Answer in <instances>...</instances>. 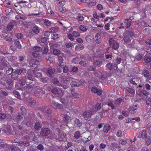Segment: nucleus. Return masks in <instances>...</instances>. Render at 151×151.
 Returning a JSON list of instances; mask_svg holds the SVG:
<instances>
[{"label": "nucleus", "instance_id": "nucleus-1", "mask_svg": "<svg viewBox=\"0 0 151 151\" xmlns=\"http://www.w3.org/2000/svg\"><path fill=\"white\" fill-rule=\"evenodd\" d=\"M129 36L131 37H135V36L134 34L132 31L129 30L125 31L123 34V39L124 42L128 45H129L131 40Z\"/></svg>", "mask_w": 151, "mask_h": 151}, {"label": "nucleus", "instance_id": "nucleus-2", "mask_svg": "<svg viewBox=\"0 0 151 151\" xmlns=\"http://www.w3.org/2000/svg\"><path fill=\"white\" fill-rule=\"evenodd\" d=\"M56 130L57 132L55 134V138L57 140L59 141H65L66 140V134L63 131L60 130L58 128H57Z\"/></svg>", "mask_w": 151, "mask_h": 151}, {"label": "nucleus", "instance_id": "nucleus-3", "mask_svg": "<svg viewBox=\"0 0 151 151\" xmlns=\"http://www.w3.org/2000/svg\"><path fill=\"white\" fill-rule=\"evenodd\" d=\"M45 127H43L41 128L40 132V135L42 136H45L49 134L50 133V129L47 127L49 123L47 122L42 123Z\"/></svg>", "mask_w": 151, "mask_h": 151}, {"label": "nucleus", "instance_id": "nucleus-4", "mask_svg": "<svg viewBox=\"0 0 151 151\" xmlns=\"http://www.w3.org/2000/svg\"><path fill=\"white\" fill-rule=\"evenodd\" d=\"M93 73L96 77L102 80H105L108 77L110 76H108L107 72L106 71L102 72L99 71H96L94 72Z\"/></svg>", "mask_w": 151, "mask_h": 151}, {"label": "nucleus", "instance_id": "nucleus-5", "mask_svg": "<svg viewBox=\"0 0 151 151\" xmlns=\"http://www.w3.org/2000/svg\"><path fill=\"white\" fill-rule=\"evenodd\" d=\"M51 82L54 85L58 86H61L63 88V89L65 90L67 89L68 86L67 85H63L61 82H60L56 78H52L51 80Z\"/></svg>", "mask_w": 151, "mask_h": 151}, {"label": "nucleus", "instance_id": "nucleus-6", "mask_svg": "<svg viewBox=\"0 0 151 151\" xmlns=\"http://www.w3.org/2000/svg\"><path fill=\"white\" fill-rule=\"evenodd\" d=\"M24 77L26 79L27 84V83L31 84L32 83L35 82V78L34 77L31 73H28L27 76H25Z\"/></svg>", "mask_w": 151, "mask_h": 151}, {"label": "nucleus", "instance_id": "nucleus-7", "mask_svg": "<svg viewBox=\"0 0 151 151\" xmlns=\"http://www.w3.org/2000/svg\"><path fill=\"white\" fill-rule=\"evenodd\" d=\"M33 115L32 113H30L28 114V116L25 118V122L26 124L29 127H31L32 126V118Z\"/></svg>", "mask_w": 151, "mask_h": 151}, {"label": "nucleus", "instance_id": "nucleus-8", "mask_svg": "<svg viewBox=\"0 0 151 151\" xmlns=\"http://www.w3.org/2000/svg\"><path fill=\"white\" fill-rule=\"evenodd\" d=\"M109 44L110 45L112 48L116 50L119 47V44L116 41L112 38H110L109 40Z\"/></svg>", "mask_w": 151, "mask_h": 151}, {"label": "nucleus", "instance_id": "nucleus-9", "mask_svg": "<svg viewBox=\"0 0 151 151\" xmlns=\"http://www.w3.org/2000/svg\"><path fill=\"white\" fill-rule=\"evenodd\" d=\"M41 48L38 46H35L34 47L32 52L33 56L35 57H37L39 55L38 52L41 51Z\"/></svg>", "mask_w": 151, "mask_h": 151}, {"label": "nucleus", "instance_id": "nucleus-10", "mask_svg": "<svg viewBox=\"0 0 151 151\" xmlns=\"http://www.w3.org/2000/svg\"><path fill=\"white\" fill-rule=\"evenodd\" d=\"M55 72V69L50 67L47 70L46 74L47 75L51 77H53V74Z\"/></svg>", "mask_w": 151, "mask_h": 151}, {"label": "nucleus", "instance_id": "nucleus-11", "mask_svg": "<svg viewBox=\"0 0 151 151\" xmlns=\"http://www.w3.org/2000/svg\"><path fill=\"white\" fill-rule=\"evenodd\" d=\"M51 103L54 108L57 109H61L63 107V106L62 104L58 103L54 101H52Z\"/></svg>", "mask_w": 151, "mask_h": 151}, {"label": "nucleus", "instance_id": "nucleus-12", "mask_svg": "<svg viewBox=\"0 0 151 151\" xmlns=\"http://www.w3.org/2000/svg\"><path fill=\"white\" fill-rule=\"evenodd\" d=\"M41 127L42 125L41 122H37L34 125L33 129L36 131H39L41 128Z\"/></svg>", "mask_w": 151, "mask_h": 151}, {"label": "nucleus", "instance_id": "nucleus-13", "mask_svg": "<svg viewBox=\"0 0 151 151\" xmlns=\"http://www.w3.org/2000/svg\"><path fill=\"white\" fill-rule=\"evenodd\" d=\"M95 42L97 44H100L102 41L101 35L99 33H96L95 36Z\"/></svg>", "mask_w": 151, "mask_h": 151}, {"label": "nucleus", "instance_id": "nucleus-14", "mask_svg": "<svg viewBox=\"0 0 151 151\" xmlns=\"http://www.w3.org/2000/svg\"><path fill=\"white\" fill-rule=\"evenodd\" d=\"M72 119V118L70 116L67 114H65L64 115L63 120L66 123L69 122Z\"/></svg>", "mask_w": 151, "mask_h": 151}, {"label": "nucleus", "instance_id": "nucleus-15", "mask_svg": "<svg viewBox=\"0 0 151 151\" xmlns=\"http://www.w3.org/2000/svg\"><path fill=\"white\" fill-rule=\"evenodd\" d=\"M138 106L137 104L130 106L129 108V110L130 112L132 114H134L135 112V111L138 108Z\"/></svg>", "mask_w": 151, "mask_h": 151}, {"label": "nucleus", "instance_id": "nucleus-16", "mask_svg": "<svg viewBox=\"0 0 151 151\" xmlns=\"http://www.w3.org/2000/svg\"><path fill=\"white\" fill-rule=\"evenodd\" d=\"M91 91L92 92L97 93L99 96H100L102 93V91H99V89L96 87H93L92 88Z\"/></svg>", "mask_w": 151, "mask_h": 151}, {"label": "nucleus", "instance_id": "nucleus-17", "mask_svg": "<svg viewBox=\"0 0 151 151\" xmlns=\"http://www.w3.org/2000/svg\"><path fill=\"white\" fill-rule=\"evenodd\" d=\"M42 111L45 113H46L48 115H51L52 114V111L50 109L47 107H44L42 108Z\"/></svg>", "mask_w": 151, "mask_h": 151}, {"label": "nucleus", "instance_id": "nucleus-18", "mask_svg": "<svg viewBox=\"0 0 151 151\" xmlns=\"http://www.w3.org/2000/svg\"><path fill=\"white\" fill-rule=\"evenodd\" d=\"M102 61L100 60L94 61L93 63V65L96 67H100L102 65Z\"/></svg>", "mask_w": 151, "mask_h": 151}, {"label": "nucleus", "instance_id": "nucleus-19", "mask_svg": "<svg viewBox=\"0 0 151 151\" xmlns=\"http://www.w3.org/2000/svg\"><path fill=\"white\" fill-rule=\"evenodd\" d=\"M11 70V77L12 79L14 80H16L17 79V77L18 76L17 74L16 73V72L14 71V72H13V69L12 68H10V71Z\"/></svg>", "mask_w": 151, "mask_h": 151}, {"label": "nucleus", "instance_id": "nucleus-20", "mask_svg": "<svg viewBox=\"0 0 151 151\" xmlns=\"http://www.w3.org/2000/svg\"><path fill=\"white\" fill-rule=\"evenodd\" d=\"M144 76L147 78H148L150 76V74L148 70H144L142 72Z\"/></svg>", "mask_w": 151, "mask_h": 151}, {"label": "nucleus", "instance_id": "nucleus-21", "mask_svg": "<svg viewBox=\"0 0 151 151\" xmlns=\"http://www.w3.org/2000/svg\"><path fill=\"white\" fill-rule=\"evenodd\" d=\"M70 85L72 87H80L79 82L76 81H72L70 83Z\"/></svg>", "mask_w": 151, "mask_h": 151}, {"label": "nucleus", "instance_id": "nucleus-22", "mask_svg": "<svg viewBox=\"0 0 151 151\" xmlns=\"http://www.w3.org/2000/svg\"><path fill=\"white\" fill-rule=\"evenodd\" d=\"M19 83L21 86H24L26 83V81L25 78L23 77L20 79L19 81Z\"/></svg>", "mask_w": 151, "mask_h": 151}, {"label": "nucleus", "instance_id": "nucleus-23", "mask_svg": "<svg viewBox=\"0 0 151 151\" xmlns=\"http://www.w3.org/2000/svg\"><path fill=\"white\" fill-rule=\"evenodd\" d=\"M73 79V78L72 77L67 76L66 77L65 79H63L62 81L64 83L67 84L68 82L72 81Z\"/></svg>", "mask_w": 151, "mask_h": 151}, {"label": "nucleus", "instance_id": "nucleus-24", "mask_svg": "<svg viewBox=\"0 0 151 151\" xmlns=\"http://www.w3.org/2000/svg\"><path fill=\"white\" fill-rule=\"evenodd\" d=\"M141 137L143 139H145L146 137H148L147 134V131L145 129H144L141 132Z\"/></svg>", "mask_w": 151, "mask_h": 151}, {"label": "nucleus", "instance_id": "nucleus-25", "mask_svg": "<svg viewBox=\"0 0 151 151\" xmlns=\"http://www.w3.org/2000/svg\"><path fill=\"white\" fill-rule=\"evenodd\" d=\"M14 42L15 45L19 49H21V46L20 44V43L18 40L15 39L14 40Z\"/></svg>", "mask_w": 151, "mask_h": 151}, {"label": "nucleus", "instance_id": "nucleus-26", "mask_svg": "<svg viewBox=\"0 0 151 151\" xmlns=\"http://www.w3.org/2000/svg\"><path fill=\"white\" fill-rule=\"evenodd\" d=\"M33 74L35 76V77L38 78H40L42 76L41 73L39 72H36L34 70H33Z\"/></svg>", "mask_w": 151, "mask_h": 151}, {"label": "nucleus", "instance_id": "nucleus-27", "mask_svg": "<svg viewBox=\"0 0 151 151\" xmlns=\"http://www.w3.org/2000/svg\"><path fill=\"white\" fill-rule=\"evenodd\" d=\"M126 91L132 95H134L135 93L134 89L131 88H127Z\"/></svg>", "mask_w": 151, "mask_h": 151}, {"label": "nucleus", "instance_id": "nucleus-28", "mask_svg": "<svg viewBox=\"0 0 151 151\" xmlns=\"http://www.w3.org/2000/svg\"><path fill=\"white\" fill-rule=\"evenodd\" d=\"M84 47L81 44H78L75 47L76 51H79L84 49Z\"/></svg>", "mask_w": 151, "mask_h": 151}, {"label": "nucleus", "instance_id": "nucleus-29", "mask_svg": "<svg viewBox=\"0 0 151 151\" xmlns=\"http://www.w3.org/2000/svg\"><path fill=\"white\" fill-rule=\"evenodd\" d=\"M19 144L21 146L24 147H27L29 146L30 145L29 142L25 141L23 142H20Z\"/></svg>", "mask_w": 151, "mask_h": 151}, {"label": "nucleus", "instance_id": "nucleus-30", "mask_svg": "<svg viewBox=\"0 0 151 151\" xmlns=\"http://www.w3.org/2000/svg\"><path fill=\"white\" fill-rule=\"evenodd\" d=\"M110 129V126L109 124L105 125L104 127L103 131L104 132L107 133L109 130Z\"/></svg>", "mask_w": 151, "mask_h": 151}, {"label": "nucleus", "instance_id": "nucleus-31", "mask_svg": "<svg viewBox=\"0 0 151 151\" xmlns=\"http://www.w3.org/2000/svg\"><path fill=\"white\" fill-rule=\"evenodd\" d=\"M111 145L112 147L117 149H119L121 148L120 145L115 142L111 143Z\"/></svg>", "mask_w": 151, "mask_h": 151}, {"label": "nucleus", "instance_id": "nucleus-32", "mask_svg": "<svg viewBox=\"0 0 151 151\" xmlns=\"http://www.w3.org/2000/svg\"><path fill=\"white\" fill-rule=\"evenodd\" d=\"M87 111H85L81 114V116L83 117L85 119H87L88 117H90Z\"/></svg>", "mask_w": 151, "mask_h": 151}, {"label": "nucleus", "instance_id": "nucleus-33", "mask_svg": "<svg viewBox=\"0 0 151 151\" xmlns=\"http://www.w3.org/2000/svg\"><path fill=\"white\" fill-rule=\"evenodd\" d=\"M1 37L4 39L5 40L9 42V36L8 34L7 35L6 34H3L1 36Z\"/></svg>", "mask_w": 151, "mask_h": 151}, {"label": "nucleus", "instance_id": "nucleus-34", "mask_svg": "<svg viewBox=\"0 0 151 151\" xmlns=\"http://www.w3.org/2000/svg\"><path fill=\"white\" fill-rule=\"evenodd\" d=\"M17 23L14 20H11L10 21V31L12 29L14 25H16Z\"/></svg>", "mask_w": 151, "mask_h": 151}, {"label": "nucleus", "instance_id": "nucleus-35", "mask_svg": "<svg viewBox=\"0 0 151 151\" xmlns=\"http://www.w3.org/2000/svg\"><path fill=\"white\" fill-rule=\"evenodd\" d=\"M32 31L34 33L37 34L39 32L40 29L38 26H35L33 27Z\"/></svg>", "mask_w": 151, "mask_h": 151}, {"label": "nucleus", "instance_id": "nucleus-36", "mask_svg": "<svg viewBox=\"0 0 151 151\" xmlns=\"http://www.w3.org/2000/svg\"><path fill=\"white\" fill-rule=\"evenodd\" d=\"M79 29L81 31L83 32H85L87 30L88 27L84 25H81L80 26Z\"/></svg>", "mask_w": 151, "mask_h": 151}, {"label": "nucleus", "instance_id": "nucleus-37", "mask_svg": "<svg viewBox=\"0 0 151 151\" xmlns=\"http://www.w3.org/2000/svg\"><path fill=\"white\" fill-rule=\"evenodd\" d=\"M75 126L78 127H80L82 125L81 123L78 119H76L75 120Z\"/></svg>", "mask_w": 151, "mask_h": 151}, {"label": "nucleus", "instance_id": "nucleus-38", "mask_svg": "<svg viewBox=\"0 0 151 151\" xmlns=\"http://www.w3.org/2000/svg\"><path fill=\"white\" fill-rule=\"evenodd\" d=\"M145 139H146L145 142L147 145L148 146L150 145L151 143V138L150 137L148 136L145 138Z\"/></svg>", "mask_w": 151, "mask_h": 151}, {"label": "nucleus", "instance_id": "nucleus-39", "mask_svg": "<svg viewBox=\"0 0 151 151\" xmlns=\"http://www.w3.org/2000/svg\"><path fill=\"white\" fill-rule=\"evenodd\" d=\"M18 61L21 63H23L24 62L25 60V56L24 55H20L18 57Z\"/></svg>", "mask_w": 151, "mask_h": 151}, {"label": "nucleus", "instance_id": "nucleus-40", "mask_svg": "<svg viewBox=\"0 0 151 151\" xmlns=\"http://www.w3.org/2000/svg\"><path fill=\"white\" fill-rule=\"evenodd\" d=\"M81 58L79 57H76L73 58L72 60V62L75 64L79 63V61L81 60Z\"/></svg>", "mask_w": 151, "mask_h": 151}, {"label": "nucleus", "instance_id": "nucleus-41", "mask_svg": "<svg viewBox=\"0 0 151 151\" xmlns=\"http://www.w3.org/2000/svg\"><path fill=\"white\" fill-rule=\"evenodd\" d=\"M58 65L59 66L58 68L59 69H60V70L59 71V72L60 73L61 72V68H63V67L66 66V63L63 62L59 63H58Z\"/></svg>", "mask_w": 151, "mask_h": 151}, {"label": "nucleus", "instance_id": "nucleus-42", "mask_svg": "<svg viewBox=\"0 0 151 151\" xmlns=\"http://www.w3.org/2000/svg\"><path fill=\"white\" fill-rule=\"evenodd\" d=\"M101 103H98L95 105L94 109L95 110V111H96V112L100 110L101 109Z\"/></svg>", "mask_w": 151, "mask_h": 151}, {"label": "nucleus", "instance_id": "nucleus-43", "mask_svg": "<svg viewBox=\"0 0 151 151\" xmlns=\"http://www.w3.org/2000/svg\"><path fill=\"white\" fill-rule=\"evenodd\" d=\"M43 23L45 26L46 27H49L51 24V22L47 19H45L44 20Z\"/></svg>", "mask_w": 151, "mask_h": 151}, {"label": "nucleus", "instance_id": "nucleus-44", "mask_svg": "<svg viewBox=\"0 0 151 151\" xmlns=\"http://www.w3.org/2000/svg\"><path fill=\"white\" fill-rule=\"evenodd\" d=\"M11 93L12 94L14 95L15 96H16V95L17 98L19 99H20V96L19 94V93L18 91L16 90L13 91L12 93Z\"/></svg>", "mask_w": 151, "mask_h": 151}, {"label": "nucleus", "instance_id": "nucleus-45", "mask_svg": "<svg viewBox=\"0 0 151 151\" xmlns=\"http://www.w3.org/2000/svg\"><path fill=\"white\" fill-rule=\"evenodd\" d=\"M27 86L26 88L29 89L30 88H32V90H34V86H35L34 83H32L31 84H29L28 83L26 84Z\"/></svg>", "mask_w": 151, "mask_h": 151}, {"label": "nucleus", "instance_id": "nucleus-46", "mask_svg": "<svg viewBox=\"0 0 151 151\" xmlns=\"http://www.w3.org/2000/svg\"><path fill=\"white\" fill-rule=\"evenodd\" d=\"M92 38L93 39L90 35H88L86 36L85 40L87 42H90L92 41Z\"/></svg>", "mask_w": 151, "mask_h": 151}, {"label": "nucleus", "instance_id": "nucleus-47", "mask_svg": "<svg viewBox=\"0 0 151 151\" xmlns=\"http://www.w3.org/2000/svg\"><path fill=\"white\" fill-rule=\"evenodd\" d=\"M140 94L141 95H144L147 96L149 94V93L145 90H142L140 92Z\"/></svg>", "mask_w": 151, "mask_h": 151}, {"label": "nucleus", "instance_id": "nucleus-48", "mask_svg": "<svg viewBox=\"0 0 151 151\" xmlns=\"http://www.w3.org/2000/svg\"><path fill=\"white\" fill-rule=\"evenodd\" d=\"M81 133L79 131H77L74 134V137L77 139H79L81 137Z\"/></svg>", "mask_w": 151, "mask_h": 151}, {"label": "nucleus", "instance_id": "nucleus-49", "mask_svg": "<svg viewBox=\"0 0 151 151\" xmlns=\"http://www.w3.org/2000/svg\"><path fill=\"white\" fill-rule=\"evenodd\" d=\"M58 28L57 27H52L49 30L51 33L56 32L58 31Z\"/></svg>", "mask_w": 151, "mask_h": 151}, {"label": "nucleus", "instance_id": "nucleus-50", "mask_svg": "<svg viewBox=\"0 0 151 151\" xmlns=\"http://www.w3.org/2000/svg\"><path fill=\"white\" fill-rule=\"evenodd\" d=\"M96 5L95 1L94 0H89L88 5L89 7H91Z\"/></svg>", "mask_w": 151, "mask_h": 151}, {"label": "nucleus", "instance_id": "nucleus-51", "mask_svg": "<svg viewBox=\"0 0 151 151\" xmlns=\"http://www.w3.org/2000/svg\"><path fill=\"white\" fill-rule=\"evenodd\" d=\"M119 144H121L122 145H124L127 144V142L126 140L120 139L119 140Z\"/></svg>", "mask_w": 151, "mask_h": 151}, {"label": "nucleus", "instance_id": "nucleus-52", "mask_svg": "<svg viewBox=\"0 0 151 151\" xmlns=\"http://www.w3.org/2000/svg\"><path fill=\"white\" fill-rule=\"evenodd\" d=\"M144 61L146 63H149L151 62V57L150 56H145Z\"/></svg>", "mask_w": 151, "mask_h": 151}, {"label": "nucleus", "instance_id": "nucleus-53", "mask_svg": "<svg viewBox=\"0 0 151 151\" xmlns=\"http://www.w3.org/2000/svg\"><path fill=\"white\" fill-rule=\"evenodd\" d=\"M48 48L46 47H42L41 48V51L44 54H46L48 52Z\"/></svg>", "mask_w": 151, "mask_h": 151}, {"label": "nucleus", "instance_id": "nucleus-54", "mask_svg": "<svg viewBox=\"0 0 151 151\" xmlns=\"http://www.w3.org/2000/svg\"><path fill=\"white\" fill-rule=\"evenodd\" d=\"M49 78L47 77H44L42 78H40V81L43 83H46L48 81Z\"/></svg>", "mask_w": 151, "mask_h": 151}, {"label": "nucleus", "instance_id": "nucleus-55", "mask_svg": "<svg viewBox=\"0 0 151 151\" xmlns=\"http://www.w3.org/2000/svg\"><path fill=\"white\" fill-rule=\"evenodd\" d=\"M24 114L22 113H18L17 114V119L20 120L23 118Z\"/></svg>", "mask_w": 151, "mask_h": 151}, {"label": "nucleus", "instance_id": "nucleus-56", "mask_svg": "<svg viewBox=\"0 0 151 151\" xmlns=\"http://www.w3.org/2000/svg\"><path fill=\"white\" fill-rule=\"evenodd\" d=\"M143 55L142 54L141 55L138 54L135 57V60H141L142 58Z\"/></svg>", "mask_w": 151, "mask_h": 151}, {"label": "nucleus", "instance_id": "nucleus-57", "mask_svg": "<svg viewBox=\"0 0 151 151\" xmlns=\"http://www.w3.org/2000/svg\"><path fill=\"white\" fill-rule=\"evenodd\" d=\"M88 114L89 115V116L91 117L92 114L95 112H96V111H95V110L94 109H91L89 110L88 111Z\"/></svg>", "mask_w": 151, "mask_h": 151}, {"label": "nucleus", "instance_id": "nucleus-58", "mask_svg": "<svg viewBox=\"0 0 151 151\" xmlns=\"http://www.w3.org/2000/svg\"><path fill=\"white\" fill-rule=\"evenodd\" d=\"M59 35L56 33H54L51 35V38L53 40H56L59 38Z\"/></svg>", "mask_w": 151, "mask_h": 151}, {"label": "nucleus", "instance_id": "nucleus-59", "mask_svg": "<svg viewBox=\"0 0 151 151\" xmlns=\"http://www.w3.org/2000/svg\"><path fill=\"white\" fill-rule=\"evenodd\" d=\"M74 89H73L72 90V96L75 98L78 97L79 96V94L77 93L74 92Z\"/></svg>", "mask_w": 151, "mask_h": 151}, {"label": "nucleus", "instance_id": "nucleus-60", "mask_svg": "<svg viewBox=\"0 0 151 151\" xmlns=\"http://www.w3.org/2000/svg\"><path fill=\"white\" fill-rule=\"evenodd\" d=\"M53 54L55 55H59L60 53V51L57 49H54L53 51Z\"/></svg>", "mask_w": 151, "mask_h": 151}, {"label": "nucleus", "instance_id": "nucleus-61", "mask_svg": "<svg viewBox=\"0 0 151 151\" xmlns=\"http://www.w3.org/2000/svg\"><path fill=\"white\" fill-rule=\"evenodd\" d=\"M29 102L31 107H33L35 105V101L34 99H30L29 101Z\"/></svg>", "mask_w": 151, "mask_h": 151}, {"label": "nucleus", "instance_id": "nucleus-62", "mask_svg": "<svg viewBox=\"0 0 151 151\" xmlns=\"http://www.w3.org/2000/svg\"><path fill=\"white\" fill-rule=\"evenodd\" d=\"M116 135L117 137H120L122 136V133L121 130H119L117 132Z\"/></svg>", "mask_w": 151, "mask_h": 151}, {"label": "nucleus", "instance_id": "nucleus-63", "mask_svg": "<svg viewBox=\"0 0 151 151\" xmlns=\"http://www.w3.org/2000/svg\"><path fill=\"white\" fill-rule=\"evenodd\" d=\"M51 92L55 94H57L58 93L59 91L57 88H53L51 89Z\"/></svg>", "mask_w": 151, "mask_h": 151}, {"label": "nucleus", "instance_id": "nucleus-64", "mask_svg": "<svg viewBox=\"0 0 151 151\" xmlns=\"http://www.w3.org/2000/svg\"><path fill=\"white\" fill-rule=\"evenodd\" d=\"M11 150L12 151H21L18 147L15 146L12 147Z\"/></svg>", "mask_w": 151, "mask_h": 151}]
</instances>
